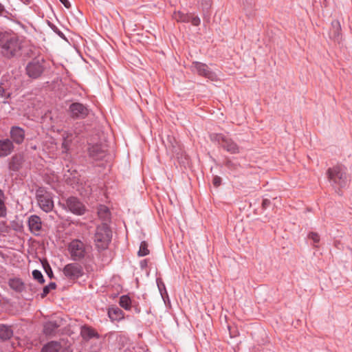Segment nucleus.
Listing matches in <instances>:
<instances>
[{
	"mask_svg": "<svg viewBox=\"0 0 352 352\" xmlns=\"http://www.w3.org/2000/svg\"><path fill=\"white\" fill-rule=\"evenodd\" d=\"M54 31H55V32H56V33L58 36H60L61 38H65V35H64V34H63L62 32H60V30H54Z\"/></svg>",
	"mask_w": 352,
	"mask_h": 352,
	"instance_id": "c03bdc74",
	"label": "nucleus"
},
{
	"mask_svg": "<svg viewBox=\"0 0 352 352\" xmlns=\"http://www.w3.org/2000/svg\"><path fill=\"white\" fill-rule=\"evenodd\" d=\"M119 304L120 306L124 309L130 310L131 307V300L128 296L124 295L120 297Z\"/></svg>",
	"mask_w": 352,
	"mask_h": 352,
	"instance_id": "b1692460",
	"label": "nucleus"
},
{
	"mask_svg": "<svg viewBox=\"0 0 352 352\" xmlns=\"http://www.w3.org/2000/svg\"><path fill=\"white\" fill-rule=\"evenodd\" d=\"M56 287L55 283H50L47 285L45 286L43 289V292L41 294V298L45 297L52 289H54Z\"/></svg>",
	"mask_w": 352,
	"mask_h": 352,
	"instance_id": "c85d7f7f",
	"label": "nucleus"
},
{
	"mask_svg": "<svg viewBox=\"0 0 352 352\" xmlns=\"http://www.w3.org/2000/svg\"><path fill=\"white\" fill-rule=\"evenodd\" d=\"M108 316L112 321H120L124 318V312L118 307H112L108 309Z\"/></svg>",
	"mask_w": 352,
	"mask_h": 352,
	"instance_id": "aec40b11",
	"label": "nucleus"
},
{
	"mask_svg": "<svg viewBox=\"0 0 352 352\" xmlns=\"http://www.w3.org/2000/svg\"><path fill=\"white\" fill-rule=\"evenodd\" d=\"M21 160L17 156H13L9 163V168L12 170L16 171L20 168Z\"/></svg>",
	"mask_w": 352,
	"mask_h": 352,
	"instance_id": "a878e982",
	"label": "nucleus"
},
{
	"mask_svg": "<svg viewBox=\"0 0 352 352\" xmlns=\"http://www.w3.org/2000/svg\"><path fill=\"white\" fill-rule=\"evenodd\" d=\"M6 214L7 210L4 203V193L0 189V217H5Z\"/></svg>",
	"mask_w": 352,
	"mask_h": 352,
	"instance_id": "bb28decb",
	"label": "nucleus"
},
{
	"mask_svg": "<svg viewBox=\"0 0 352 352\" xmlns=\"http://www.w3.org/2000/svg\"><path fill=\"white\" fill-rule=\"evenodd\" d=\"M89 155L95 161L102 160L107 155V148L104 144H93L88 148Z\"/></svg>",
	"mask_w": 352,
	"mask_h": 352,
	"instance_id": "ddd939ff",
	"label": "nucleus"
},
{
	"mask_svg": "<svg viewBox=\"0 0 352 352\" xmlns=\"http://www.w3.org/2000/svg\"><path fill=\"white\" fill-rule=\"evenodd\" d=\"M173 18L177 21L185 23H189L190 21V15L184 14L180 11L175 12L173 14Z\"/></svg>",
	"mask_w": 352,
	"mask_h": 352,
	"instance_id": "393cba45",
	"label": "nucleus"
},
{
	"mask_svg": "<svg viewBox=\"0 0 352 352\" xmlns=\"http://www.w3.org/2000/svg\"><path fill=\"white\" fill-rule=\"evenodd\" d=\"M135 311H136V312H137V313H139V312H140V309H137V308L135 309Z\"/></svg>",
	"mask_w": 352,
	"mask_h": 352,
	"instance_id": "de8ad7c7",
	"label": "nucleus"
},
{
	"mask_svg": "<svg viewBox=\"0 0 352 352\" xmlns=\"http://www.w3.org/2000/svg\"><path fill=\"white\" fill-rule=\"evenodd\" d=\"M71 116L76 119H84L89 113L87 106L80 102H74L69 107Z\"/></svg>",
	"mask_w": 352,
	"mask_h": 352,
	"instance_id": "9b49d317",
	"label": "nucleus"
},
{
	"mask_svg": "<svg viewBox=\"0 0 352 352\" xmlns=\"http://www.w3.org/2000/svg\"><path fill=\"white\" fill-rule=\"evenodd\" d=\"M329 36L336 42L340 43L342 41L341 25L339 21L333 20L331 22Z\"/></svg>",
	"mask_w": 352,
	"mask_h": 352,
	"instance_id": "4468645a",
	"label": "nucleus"
},
{
	"mask_svg": "<svg viewBox=\"0 0 352 352\" xmlns=\"http://www.w3.org/2000/svg\"><path fill=\"white\" fill-rule=\"evenodd\" d=\"M8 285L10 288L16 292L21 293L25 289V284L19 278H10Z\"/></svg>",
	"mask_w": 352,
	"mask_h": 352,
	"instance_id": "412c9836",
	"label": "nucleus"
},
{
	"mask_svg": "<svg viewBox=\"0 0 352 352\" xmlns=\"http://www.w3.org/2000/svg\"><path fill=\"white\" fill-rule=\"evenodd\" d=\"M69 146H70V140H69L67 139H65L63 142L62 143L63 152L67 153L69 149Z\"/></svg>",
	"mask_w": 352,
	"mask_h": 352,
	"instance_id": "72a5a7b5",
	"label": "nucleus"
},
{
	"mask_svg": "<svg viewBox=\"0 0 352 352\" xmlns=\"http://www.w3.org/2000/svg\"><path fill=\"white\" fill-rule=\"evenodd\" d=\"M14 150V144L9 139L0 140V157L9 155Z\"/></svg>",
	"mask_w": 352,
	"mask_h": 352,
	"instance_id": "dca6fc26",
	"label": "nucleus"
},
{
	"mask_svg": "<svg viewBox=\"0 0 352 352\" xmlns=\"http://www.w3.org/2000/svg\"><path fill=\"white\" fill-rule=\"evenodd\" d=\"M200 19L197 16H191L190 15V21L193 25L197 26L200 24Z\"/></svg>",
	"mask_w": 352,
	"mask_h": 352,
	"instance_id": "f704fd0d",
	"label": "nucleus"
},
{
	"mask_svg": "<svg viewBox=\"0 0 352 352\" xmlns=\"http://www.w3.org/2000/svg\"><path fill=\"white\" fill-rule=\"evenodd\" d=\"M3 11H4V7L1 3H0V14H1Z\"/></svg>",
	"mask_w": 352,
	"mask_h": 352,
	"instance_id": "a18cd8bd",
	"label": "nucleus"
},
{
	"mask_svg": "<svg viewBox=\"0 0 352 352\" xmlns=\"http://www.w3.org/2000/svg\"><path fill=\"white\" fill-rule=\"evenodd\" d=\"M0 47L3 56L10 58L21 55L22 43L17 36L4 34L0 38Z\"/></svg>",
	"mask_w": 352,
	"mask_h": 352,
	"instance_id": "f257e3e1",
	"label": "nucleus"
},
{
	"mask_svg": "<svg viewBox=\"0 0 352 352\" xmlns=\"http://www.w3.org/2000/svg\"><path fill=\"white\" fill-rule=\"evenodd\" d=\"M309 239H311L314 242V246L317 247V243L320 242V236L318 233L311 232L308 235Z\"/></svg>",
	"mask_w": 352,
	"mask_h": 352,
	"instance_id": "7c9ffc66",
	"label": "nucleus"
},
{
	"mask_svg": "<svg viewBox=\"0 0 352 352\" xmlns=\"http://www.w3.org/2000/svg\"><path fill=\"white\" fill-rule=\"evenodd\" d=\"M157 286H158V288L161 291V287H162V286L164 287V285L163 283L161 282V280H157Z\"/></svg>",
	"mask_w": 352,
	"mask_h": 352,
	"instance_id": "37998d69",
	"label": "nucleus"
},
{
	"mask_svg": "<svg viewBox=\"0 0 352 352\" xmlns=\"http://www.w3.org/2000/svg\"><path fill=\"white\" fill-rule=\"evenodd\" d=\"M271 204V201L268 199H264L262 202V208L263 209L267 208Z\"/></svg>",
	"mask_w": 352,
	"mask_h": 352,
	"instance_id": "4c0bfd02",
	"label": "nucleus"
},
{
	"mask_svg": "<svg viewBox=\"0 0 352 352\" xmlns=\"http://www.w3.org/2000/svg\"><path fill=\"white\" fill-rule=\"evenodd\" d=\"M98 215L99 218L107 223L111 219V212L108 207L104 205H100L98 208Z\"/></svg>",
	"mask_w": 352,
	"mask_h": 352,
	"instance_id": "5701e85b",
	"label": "nucleus"
},
{
	"mask_svg": "<svg viewBox=\"0 0 352 352\" xmlns=\"http://www.w3.org/2000/svg\"><path fill=\"white\" fill-rule=\"evenodd\" d=\"M68 250L72 259L74 261H80L85 256V245L80 240L74 239L69 244Z\"/></svg>",
	"mask_w": 352,
	"mask_h": 352,
	"instance_id": "6e6552de",
	"label": "nucleus"
},
{
	"mask_svg": "<svg viewBox=\"0 0 352 352\" xmlns=\"http://www.w3.org/2000/svg\"><path fill=\"white\" fill-rule=\"evenodd\" d=\"M13 336V331L11 327L1 324H0V339L6 341L10 340Z\"/></svg>",
	"mask_w": 352,
	"mask_h": 352,
	"instance_id": "4be33fe9",
	"label": "nucleus"
},
{
	"mask_svg": "<svg viewBox=\"0 0 352 352\" xmlns=\"http://www.w3.org/2000/svg\"><path fill=\"white\" fill-rule=\"evenodd\" d=\"M60 324L56 321H47L43 324V333L47 336H54Z\"/></svg>",
	"mask_w": 352,
	"mask_h": 352,
	"instance_id": "a211bd4d",
	"label": "nucleus"
},
{
	"mask_svg": "<svg viewBox=\"0 0 352 352\" xmlns=\"http://www.w3.org/2000/svg\"><path fill=\"white\" fill-rule=\"evenodd\" d=\"M33 278L36 280L39 283L43 284L45 282V279L41 271L34 270L32 272Z\"/></svg>",
	"mask_w": 352,
	"mask_h": 352,
	"instance_id": "c756f323",
	"label": "nucleus"
},
{
	"mask_svg": "<svg viewBox=\"0 0 352 352\" xmlns=\"http://www.w3.org/2000/svg\"><path fill=\"white\" fill-rule=\"evenodd\" d=\"M225 166L230 170H236L239 166V164L238 163L232 162L230 160H228L225 163Z\"/></svg>",
	"mask_w": 352,
	"mask_h": 352,
	"instance_id": "473e14b6",
	"label": "nucleus"
},
{
	"mask_svg": "<svg viewBox=\"0 0 352 352\" xmlns=\"http://www.w3.org/2000/svg\"><path fill=\"white\" fill-rule=\"evenodd\" d=\"M28 226L30 232L34 236H40L43 230V222L39 216L30 215L28 219Z\"/></svg>",
	"mask_w": 352,
	"mask_h": 352,
	"instance_id": "f8f14e48",
	"label": "nucleus"
},
{
	"mask_svg": "<svg viewBox=\"0 0 352 352\" xmlns=\"http://www.w3.org/2000/svg\"><path fill=\"white\" fill-rule=\"evenodd\" d=\"M190 68L194 73H197L198 75L208 78L210 80H216L217 78L216 74L205 63L193 62Z\"/></svg>",
	"mask_w": 352,
	"mask_h": 352,
	"instance_id": "1a4fd4ad",
	"label": "nucleus"
},
{
	"mask_svg": "<svg viewBox=\"0 0 352 352\" xmlns=\"http://www.w3.org/2000/svg\"><path fill=\"white\" fill-rule=\"evenodd\" d=\"M44 63L45 60L43 58L31 60L25 67L27 75L32 79L41 77L45 69Z\"/></svg>",
	"mask_w": 352,
	"mask_h": 352,
	"instance_id": "0eeeda50",
	"label": "nucleus"
},
{
	"mask_svg": "<svg viewBox=\"0 0 352 352\" xmlns=\"http://www.w3.org/2000/svg\"><path fill=\"white\" fill-rule=\"evenodd\" d=\"M59 205L64 210L76 215H82L85 212V205L76 197H69L65 202H59Z\"/></svg>",
	"mask_w": 352,
	"mask_h": 352,
	"instance_id": "423d86ee",
	"label": "nucleus"
},
{
	"mask_svg": "<svg viewBox=\"0 0 352 352\" xmlns=\"http://www.w3.org/2000/svg\"><path fill=\"white\" fill-rule=\"evenodd\" d=\"M212 4V0H201L203 10H208Z\"/></svg>",
	"mask_w": 352,
	"mask_h": 352,
	"instance_id": "c9c22d12",
	"label": "nucleus"
},
{
	"mask_svg": "<svg viewBox=\"0 0 352 352\" xmlns=\"http://www.w3.org/2000/svg\"><path fill=\"white\" fill-rule=\"evenodd\" d=\"M10 96V92L7 90L6 86H3L2 82L0 83V96L8 98Z\"/></svg>",
	"mask_w": 352,
	"mask_h": 352,
	"instance_id": "2f4dec72",
	"label": "nucleus"
},
{
	"mask_svg": "<svg viewBox=\"0 0 352 352\" xmlns=\"http://www.w3.org/2000/svg\"><path fill=\"white\" fill-rule=\"evenodd\" d=\"M327 177L331 186L335 188L346 186L349 177L344 167L336 166L327 170Z\"/></svg>",
	"mask_w": 352,
	"mask_h": 352,
	"instance_id": "f03ea898",
	"label": "nucleus"
},
{
	"mask_svg": "<svg viewBox=\"0 0 352 352\" xmlns=\"http://www.w3.org/2000/svg\"><path fill=\"white\" fill-rule=\"evenodd\" d=\"M65 8H69L71 6V4L68 0H59Z\"/></svg>",
	"mask_w": 352,
	"mask_h": 352,
	"instance_id": "58836bf2",
	"label": "nucleus"
},
{
	"mask_svg": "<svg viewBox=\"0 0 352 352\" xmlns=\"http://www.w3.org/2000/svg\"><path fill=\"white\" fill-rule=\"evenodd\" d=\"M63 272L70 280H76L84 274L82 265L77 263L67 264L64 267Z\"/></svg>",
	"mask_w": 352,
	"mask_h": 352,
	"instance_id": "9d476101",
	"label": "nucleus"
},
{
	"mask_svg": "<svg viewBox=\"0 0 352 352\" xmlns=\"http://www.w3.org/2000/svg\"><path fill=\"white\" fill-rule=\"evenodd\" d=\"M80 336L85 340H89L91 338H99L100 335L90 326L83 325L80 328Z\"/></svg>",
	"mask_w": 352,
	"mask_h": 352,
	"instance_id": "f3484780",
	"label": "nucleus"
},
{
	"mask_svg": "<svg viewBox=\"0 0 352 352\" xmlns=\"http://www.w3.org/2000/svg\"><path fill=\"white\" fill-rule=\"evenodd\" d=\"M62 349V344L58 341H50L45 344L40 352H59Z\"/></svg>",
	"mask_w": 352,
	"mask_h": 352,
	"instance_id": "6ab92c4d",
	"label": "nucleus"
},
{
	"mask_svg": "<svg viewBox=\"0 0 352 352\" xmlns=\"http://www.w3.org/2000/svg\"><path fill=\"white\" fill-rule=\"evenodd\" d=\"M221 179L220 177H219V176L214 177L212 183L214 186H216V187L219 186L221 184Z\"/></svg>",
	"mask_w": 352,
	"mask_h": 352,
	"instance_id": "e433bc0d",
	"label": "nucleus"
},
{
	"mask_svg": "<svg viewBox=\"0 0 352 352\" xmlns=\"http://www.w3.org/2000/svg\"><path fill=\"white\" fill-rule=\"evenodd\" d=\"M211 139L217 143L224 150L231 154H236L240 152V147L230 137L223 134H214Z\"/></svg>",
	"mask_w": 352,
	"mask_h": 352,
	"instance_id": "39448f33",
	"label": "nucleus"
},
{
	"mask_svg": "<svg viewBox=\"0 0 352 352\" xmlns=\"http://www.w3.org/2000/svg\"><path fill=\"white\" fill-rule=\"evenodd\" d=\"M36 199L39 208L45 212H50L54 208L52 194L44 188H38L36 191Z\"/></svg>",
	"mask_w": 352,
	"mask_h": 352,
	"instance_id": "20e7f679",
	"label": "nucleus"
},
{
	"mask_svg": "<svg viewBox=\"0 0 352 352\" xmlns=\"http://www.w3.org/2000/svg\"><path fill=\"white\" fill-rule=\"evenodd\" d=\"M10 134L12 141L17 144H21L25 139V131L19 126H12Z\"/></svg>",
	"mask_w": 352,
	"mask_h": 352,
	"instance_id": "2eb2a0df",
	"label": "nucleus"
},
{
	"mask_svg": "<svg viewBox=\"0 0 352 352\" xmlns=\"http://www.w3.org/2000/svg\"><path fill=\"white\" fill-rule=\"evenodd\" d=\"M45 271H46V273L47 274V275L52 278V275H53V272H52V270L51 269V267H50V265H47V268H45Z\"/></svg>",
	"mask_w": 352,
	"mask_h": 352,
	"instance_id": "a19ab883",
	"label": "nucleus"
},
{
	"mask_svg": "<svg viewBox=\"0 0 352 352\" xmlns=\"http://www.w3.org/2000/svg\"><path fill=\"white\" fill-rule=\"evenodd\" d=\"M173 152H177V151L175 150V146H173Z\"/></svg>",
	"mask_w": 352,
	"mask_h": 352,
	"instance_id": "49530a36",
	"label": "nucleus"
},
{
	"mask_svg": "<svg viewBox=\"0 0 352 352\" xmlns=\"http://www.w3.org/2000/svg\"><path fill=\"white\" fill-rule=\"evenodd\" d=\"M157 286H158V288L161 291V287H162V286L164 287V285L163 283L161 282V280H157Z\"/></svg>",
	"mask_w": 352,
	"mask_h": 352,
	"instance_id": "79ce46f5",
	"label": "nucleus"
},
{
	"mask_svg": "<svg viewBox=\"0 0 352 352\" xmlns=\"http://www.w3.org/2000/svg\"><path fill=\"white\" fill-rule=\"evenodd\" d=\"M140 267L143 269L145 268L148 265V261L146 259H144L140 263Z\"/></svg>",
	"mask_w": 352,
	"mask_h": 352,
	"instance_id": "ea45409f",
	"label": "nucleus"
},
{
	"mask_svg": "<svg viewBox=\"0 0 352 352\" xmlns=\"http://www.w3.org/2000/svg\"><path fill=\"white\" fill-rule=\"evenodd\" d=\"M149 254L148 243L146 241H142L140 245V250L138 252L139 256H144Z\"/></svg>",
	"mask_w": 352,
	"mask_h": 352,
	"instance_id": "cd10ccee",
	"label": "nucleus"
},
{
	"mask_svg": "<svg viewBox=\"0 0 352 352\" xmlns=\"http://www.w3.org/2000/svg\"><path fill=\"white\" fill-rule=\"evenodd\" d=\"M111 230L107 223H102L97 226L94 234V242L96 247L100 250L107 248L111 240Z\"/></svg>",
	"mask_w": 352,
	"mask_h": 352,
	"instance_id": "7ed1b4c3",
	"label": "nucleus"
}]
</instances>
